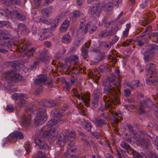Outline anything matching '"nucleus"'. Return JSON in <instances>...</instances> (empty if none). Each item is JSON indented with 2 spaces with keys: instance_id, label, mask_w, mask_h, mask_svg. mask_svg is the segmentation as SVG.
Listing matches in <instances>:
<instances>
[{
  "instance_id": "1",
  "label": "nucleus",
  "mask_w": 158,
  "mask_h": 158,
  "mask_svg": "<svg viewBox=\"0 0 158 158\" xmlns=\"http://www.w3.org/2000/svg\"><path fill=\"white\" fill-rule=\"evenodd\" d=\"M116 78V76L113 74L112 77H109L106 79V82L108 83V85H106V88H104V91L108 95L110 96H104L103 99L105 103V106L101 105L98 110L100 117H102L106 120L108 118V115L109 114H108V113L106 114L104 111L105 108L109 109V112L113 117H117L119 114L118 113L114 112L113 106V104L115 105L119 104L118 98L121 83L119 80L115 81Z\"/></svg>"
},
{
  "instance_id": "46",
  "label": "nucleus",
  "mask_w": 158,
  "mask_h": 158,
  "mask_svg": "<svg viewBox=\"0 0 158 158\" xmlns=\"http://www.w3.org/2000/svg\"><path fill=\"white\" fill-rule=\"evenodd\" d=\"M6 109L8 112H13L15 111V109L12 105H7Z\"/></svg>"
},
{
  "instance_id": "48",
  "label": "nucleus",
  "mask_w": 158,
  "mask_h": 158,
  "mask_svg": "<svg viewBox=\"0 0 158 158\" xmlns=\"http://www.w3.org/2000/svg\"><path fill=\"white\" fill-rule=\"evenodd\" d=\"M127 126L131 133L133 134L134 135H136L137 133L133 130V127L132 126L129 124H127Z\"/></svg>"
},
{
  "instance_id": "19",
  "label": "nucleus",
  "mask_w": 158,
  "mask_h": 158,
  "mask_svg": "<svg viewBox=\"0 0 158 158\" xmlns=\"http://www.w3.org/2000/svg\"><path fill=\"white\" fill-rule=\"evenodd\" d=\"M16 45L17 48L19 49L20 52H21L26 51L30 46L29 44H24L21 41L17 42Z\"/></svg>"
},
{
  "instance_id": "4",
  "label": "nucleus",
  "mask_w": 158,
  "mask_h": 158,
  "mask_svg": "<svg viewBox=\"0 0 158 158\" xmlns=\"http://www.w3.org/2000/svg\"><path fill=\"white\" fill-rule=\"evenodd\" d=\"M47 79V76L44 74L40 75L38 78L35 80L34 83L36 84V87L37 89L35 92V94L37 95L39 94L43 89L42 84L46 81Z\"/></svg>"
},
{
  "instance_id": "36",
  "label": "nucleus",
  "mask_w": 158,
  "mask_h": 158,
  "mask_svg": "<svg viewBox=\"0 0 158 158\" xmlns=\"http://www.w3.org/2000/svg\"><path fill=\"white\" fill-rule=\"evenodd\" d=\"M99 98H94L92 99L91 105L93 109H95L98 105Z\"/></svg>"
},
{
  "instance_id": "30",
  "label": "nucleus",
  "mask_w": 158,
  "mask_h": 158,
  "mask_svg": "<svg viewBox=\"0 0 158 158\" xmlns=\"http://www.w3.org/2000/svg\"><path fill=\"white\" fill-rule=\"evenodd\" d=\"M71 37L69 34H67L64 35L61 40L62 42L64 44H69L71 41Z\"/></svg>"
},
{
  "instance_id": "63",
  "label": "nucleus",
  "mask_w": 158,
  "mask_h": 158,
  "mask_svg": "<svg viewBox=\"0 0 158 158\" xmlns=\"http://www.w3.org/2000/svg\"><path fill=\"white\" fill-rule=\"evenodd\" d=\"M151 158H158V155L153 152H150Z\"/></svg>"
},
{
  "instance_id": "15",
  "label": "nucleus",
  "mask_w": 158,
  "mask_h": 158,
  "mask_svg": "<svg viewBox=\"0 0 158 158\" xmlns=\"http://www.w3.org/2000/svg\"><path fill=\"white\" fill-rule=\"evenodd\" d=\"M1 1L6 6H7L12 5H20L21 4L20 0H1Z\"/></svg>"
},
{
  "instance_id": "54",
  "label": "nucleus",
  "mask_w": 158,
  "mask_h": 158,
  "mask_svg": "<svg viewBox=\"0 0 158 158\" xmlns=\"http://www.w3.org/2000/svg\"><path fill=\"white\" fill-rule=\"evenodd\" d=\"M142 143H144L146 147L148 148L150 143V141L148 139H143Z\"/></svg>"
},
{
  "instance_id": "14",
  "label": "nucleus",
  "mask_w": 158,
  "mask_h": 158,
  "mask_svg": "<svg viewBox=\"0 0 158 158\" xmlns=\"http://www.w3.org/2000/svg\"><path fill=\"white\" fill-rule=\"evenodd\" d=\"M31 119V114H28L27 117L25 115H23L22 118V125L24 127L29 126Z\"/></svg>"
},
{
  "instance_id": "41",
  "label": "nucleus",
  "mask_w": 158,
  "mask_h": 158,
  "mask_svg": "<svg viewBox=\"0 0 158 158\" xmlns=\"http://www.w3.org/2000/svg\"><path fill=\"white\" fill-rule=\"evenodd\" d=\"M111 42L106 43L105 42L102 41L99 43V45L101 47L107 48H110L111 47Z\"/></svg>"
},
{
  "instance_id": "26",
  "label": "nucleus",
  "mask_w": 158,
  "mask_h": 158,
  "mask_svg": "<svg viewBox=\"0 0 158 158\" xmlns=\"http://www.w3.org/2000/svg\"><path fill=\"white\" fill-rule=\"evenodd\" d=\"M69 24V22L68 20H66L62 23L60 27V31L61 32H65L68 29Z\"/></svg>"
},
{
  "instance_id": "42",
  "label": "nucleus",
  "mask_w": 158,
  "mask_h": 158,
  "mask_svg": "<svg viewBox=\"0 0 158 158\" xmlns=\"http://www.w3.org/2000/svg\"><path fill=\"white\" fill-rule=\"evenodd\" d=\"M154 79L150 80L149 79H146V83L148 85H150L151 84H153L154 83L158 81V76H156L155 77H154Z\"/></svg>"
},
{
  "instance_id": "35",
  "label": "nucleus",
  "mask_w": 158,
  "mask_h": 158,
  "mask_svg": "<svg viewBox=\"0 0 158 158\" xmlns=\"http://www.w3.org/2000/svg\"><path fill=\"white\" fill-rule=\"evenodd\" d=\"M10 143H14L10 135L4 139L2 146L3 147L7 146Z\"/></svg>"
},
{
  "instance_id": "28",
  "label": "nucleus",
  "mask_w": 158,
  "mask_h": 158,
  "mask_svg": "<svg viewBox=\"0 0 158 158\" xmlns=\"http://www.w3.org/2000/svg\"><path fill=\"white\" fill-rule=\"evenodd\" d=\"M18 29L20 31H25L27 33H28L30 32L29 29L26 26L22 23L18 24Z\"/></svg>"
},
{
  "instance_id": "27",
  "label": "nucleus",
  "mask_w": 158,
  "mask_h": 158,
  "mask_svg": "<svg viewBox=\"0 0 158 158\" xmlns=\"http://www.w3.org/2000/svg\"><path fill=\"white\" fill-rule=\"evenodd\" d=\"M64 119H59L57 121L56 119H53L48 121L46 123V125L47 127H50L58 122H60L61 121H64Z\"/></svg>"
},
{
  "instance_id": "45",
  "label": "nucleus",
  "mask_w": 158,
  "mask_h": 158,
  "mask_svg": "<svg viewBox=\"0 0 158 158\" xmlns=\"http://www.w3.org/2000/svg\"><path fill=\"white\" fill-rule=\"evenodd\" d=\"M113 6V3L111 2L107 3L105 5V6L107 10L108 11L111 10Z\"/></svg>"
},
{
  "instance_id": "6",
  "label": "nucleus",
  "mask_w": 158,
  "mask_h": 158,
  "mask_svg": "<svg viewBox=\"0 0 158 158\" xmlns=\"http://www.w3.org/2000/svg\"><path fill=\"white\" fill-rule=\"evenodd\" d=\"M75 137V132L74 131H72L69 135H63V136L60 135L57 139L56 143L60 145H61L62 143H66L69 140V138L73 140Z\"/></svg>"
},
{
  "instance_id": "5",
  "label": "nucleus",
  "mask_w": 158,
  "mask_h": 158,
  "mask_svg": "<svg viewBox=\"0 0 158 158\" xmlns=\"http://www.w3.org/2000/svg\"><path fill=\"white\" fill-rule=\"evenodd\" d=\"M102 6L98 3H96L90 6L89 9V14L95 17H98L102 11Z\"/></svg>"
},
{
  "instance_id": "61",
  "label": "nucleus",
  "mask_w": 158,
  "mask_h": 158,
  "mask_svg": "<svg viewBox=\"0 0 158 158\" xmlns=\"http://www.w3.org/2000/svg\"><path fill=\"white\" fill-rule=\"evenodd\" d=\"M1 33L2 35H5L7 36H10L9 32L6 30H3L1 32Z\"/></svg>"
},
{
  "instance_id": "52",
  "label": "nucleus",
  "mask_w": 158,
  "mask_h": 158,
  "mask_svg": "<svg viewBox=\"0 0 158 158\" xmlns=\"http://www.w3.org/2000/svg\"><path fill=\"white\" fill-rule=\"evenodd\" d=\"M80 15V12L78 10L74 11L73 13V18L75 19L77 17H79Z\"/></svg>"
},
{
  "instance_id": "56",
  "label": "nucleus",
  "mask_w": 158,
  "mask_h": 158,
  "mask_svg": "<svg viewBox=\"0 0 158 158\" xmlns=\"http://www.w3.org/2000/svg\"><path fill=\"white\" fill-rule=\"evenodd\" d=\"M124 96L126 97L129 96L131 94V91L129 89H126L124 90Z\"/></svg>"
},
{
  "instance_id": "62",
  "label": "nucleus",
  "mask_w": 158,
  "mask_h": 158,
  "mask_svg": "<svg viewBox=\"0 0 158 158\" xmlns=\"http://www.w3.org/2000/svg\"><path fill=\"white\" fill-rule=\"evenodd\" d=\"M33 109V106H31L26 107V111L27 113H30L29 114H31V113L32 112Z\"/></svg>"
},
{
  "instance_id": "3",
  "label": "nucleus",
  "mask_w": 158,
  "mask_h": 158,
  "mask_svg": "<svg viewBox=\"0 0 158 158\" xmlns=\"http://www.w3.org/2000/svg\"><path fill=\"white\" fill-rule=\"evenodd\" d=\"M38 112L34 120V123L37 126L41 125L44 123L47 119L46 109L44 108H38Z\"/></svg>"
},
{
  "instance_id": "2",
  "label": "nucleus",
  "mask_w": 158,
  "mask_h": 158,
  "mask_svg": "<svg viewBox=\"0 0 158 158\" xmlns=\"http://www.w3.org/2000/svg\"><path fill=\"white\" fill-rule=\"evenodd\" d=\"M22 77L19 74L16 73L13 70H9L2 74V79L9 82V81L15 82L20 81Z\"/></svg>"
},
{
  "instance_id": "12",
  "label": "nucleus",
  "mask_w": 158,
  "mask_h": 158,
  "mask_svg": "<svg viewBox=\"0 0 158 158\" xmlns=\"http://www.w3.org/2000/svg\"><path fill=\"white\" fill-rule=\"evenodd\" d=\"M34 142L38 146V148L40 149H46L48 148V146L43 139L36 138L34 140Z\"/></svg>"
},
{
  "instance_id": "10",
  "label": "nucleus",
  "mask_w": 158,
  "mask_h": 158,
  "mask_svg": "<svg viewBox=\"0 0 158 158\" xmlns=\"http://www.w3.org/2000/svg\"><path fill=\"white\" fill-rule=\"evenodd\" d=\"M155 17V14L153 12L150 11L147 14V17L143 19L141 21V24L142 26H145L149 23L151 21L152 19H154Z\"/></svg>"
},
{
  "instance_id": "33",
  "label": "nucleus",
  "mask_w": 158,
  "mask_h": 158,
  "mask_svg": "<svg viewBox=\"0 0 158 158\" xmlns=\"http://www.w3.org/2000/svg\"><path fill=\"white\" fill-rule=\"evenodd\" d=\"M12 98L14 100L22 99L24 97V94H22L15 93L12 96Z\"/></svg>"
},
{
  "instance_id": "23",
  "label": "nucleus",
  "mask_w": 158,
  "mask_h": 158,
  "mask_svg": "<svg viewBox=\"0 0 158 158\" xmlns=\"http://www.w3.org/2000/svg\"><path fill=\"white\" fill-rule=\"evenodd\" d=\"M123 148L125 149L129 153L131 154L133 152V149L127 143L125 142H122L120 145Z\"/></svg>"
},
{
  "instance_id": "34",
  "label": "nucleus",
  "mask_w": 158,
  "mask_h": 158,
  "mask_svg": "<svg viewBox=\"0 0 158 158\" xmlns=\"http://www.w3.org/2000/svg\"><path fill=\"white\" fill-rule=\"evenodd\" d=\"M13 13L14 15H16L18 19H19L21 21H23L26 19L24 15H22L16 10L14 11Z\"/></svg>"
},
{
  "instance_id": "37",
  "label": "nucleus",
  "mask_w": 158,
  "mask_h": 158,
  "mask_svg": "<svg viewBox=\"0 0 158 158\" xmlns=\"http://www.w3.org/2000/svg\"><path fill=\"white\" fill-rule=\"evenodd\" d=\"M84 128L88 131H91L92 126L91 123L88 121L85 122L84 124Z\"/></svg>"
},
{
  "instance_id": "47",
  "label": "nucleus",
  "mask_w": 158,
  "mask_h": 158,
  "mask_svg": "<svg viewBox=\"0 0 158 158\" xmlns=\"http://www.w3.org/2000/svg\"><path fill=\"white\" fill-rule=\"evenodd\" d=\"M25 148L26 151L27 153L29 154L31 150L30 143L29 142H27Z\"/></svg>"
},
{
  "instance_id": "17",
  "label": "nucleus",
  "mask_w": 158,
  "mask_h": 158,
  "mask_svg": "<svg viewBox=\"0 0 158 158\" xmlns=\"http://www.w3.org/2000/svg\"><path fill=\"white\" fill-rule=\"evenodd\" d=\"M50 28H42L41 32V35H40V39L41 40H45L47 39L50 35L49 31Z\"/></svg>"
},
{
  "instance_id": "24",
  "label": "nucleus",
  "mask_w": 158,
  "mask_h": 158,
  "mask_svg": "<svg viewBox=\"0 0 158 158\" xmlns=\"http://www.w3.org/2000/svg\"><path fill=\"white\" fill-rule=\"evenodd\" d=\"M67 153L66 154L69 155L71 152H73L75 151L76 149L74 147V143L73 142H71L70 143L68 144L66 148Z\"/></svg>"
},
{
  "instance_id": "55",
  "label": "nucleus",
  "mask_w": 158,
  "mask_h": 158,
  "mask_svg": "<svg viewBox=\"0 0 158 158\" xmlns=\"http://www.w3.org/2000/svg\"><path fill=\"white\" fill-rule=\"evenodd\" d=\"M42 23L48 25H50L51 23V20L50 19H45L43 17Z\"/></svg>"
},
{
  "instance_id": "38",
  "label": "nucleus",
  "mask_w": 158,
  "mask_h": 158,
  "mask_svg": "<svg viewBox=\"0 0 158 158\" xmlns=\"http://www.w3.org/2000/svg\"><path fill=\"white\" fill-rule=\"evenodd\" d=\"M119 29L118 28V26L116 25L113 28H112L108 31L109 36H111L115 34Z\"/></svg>"
},
{
  "instance_id": "8",
  "label": "nucleus",
  "mask_w": 158,
  "mask_h": 158,
  "mask_svg": "<svg viewBox=\"0 0 158 158\" xmlns=\"http://www.w3.org/2000/svg\"><path fill=\"white\" fill-rule=\"evenodd\" d=\"M74 93L76 97H77L78 99H81L83 101L86 106L87 107L89 106L90 96L88 94H83L81 93V96L78 92L76 90L74 91Z\"/></svg>"
},
{
  "instance_id": "53",
  "label": "nucleus",
  "mask_w": 158,
  "mask_h": 158,
  "mask_svg": "<svg viewBox=\"0 0 158 158\" xmlns=\"http://www.w3.org/2000/svg\"><path fill=\"white\" fill-rule=\"evenodd\" d=\"M31 31L32 33V34L34 35H35L37 34V28L36 27L35 25H33L32 27V29L31 30Z\"/></svg>"
},
{
  "instance_id": "31",
  "label": "nucleus",
  "mask_w": 158,
  "mask_h": 158,
  "mask_svg": "<svg viewBox=\"0 0 158 158\" xmlns=\"http://www.w3.org/2000/svg\"><path fill=\"white\" fill-rule=\"evenodd\" d=\"M139 83V81L133 80L132 81L131 85L127 83L126 85L127 86L131 87L132 89H135L138 86Z\"/></svg>"
},
{
  "instance_id": "64",
  "label": "nucleus",
  "mask_w": 158,
  "mask_h": 158,
  "mask_svg": "<svg viewBox=\"0 0 158 158\" xmlns=\"http://www.w3.org/2000/svg\"><path fill=\"white\" fill-rule=\"evenodd\" d=\"M97 27L96 26H93L91 28V29L89 31V33L91 34L93 33L97 30Z\"/></svg>"
},
{
  "instance_id": "57",
  "label": "nucleus",
  "mask_w": 158,
  "mask_h": 158,
  "mask_svg": "<svg viewBox=\"0 0 158 158\" xmlns=\"http://www.w3.org/2000/svg\"><path fill=\"white\" fill-rule=\"evenodd\" d=\"M152 142L156 146V149L158 150V136L156 139H152Z\"/></svg>"
},
{
  "instance_id": "7",
  "label": "nucleus",
  "mask_w": 158,
  "mask_h": 158,
  "mask_svg": "<svg viewBox=\"0 0 158 158\" xmlns=\"http://www.w3.org/2000/svg\"><path fill=\"white\" fill-rule=\"evenodd\" d=\"M44 127H43L41 129V134L42 136L44 138L47 139H51L53 137H56L58 135V131L55 128L50 129L43 132Z\"/></svg>"
},
{
  "instance_id": "29",
  "label": "nucleus",
  "mask_w": 158,
  "mask_h": 158,
  "mask_svg": "<svg viewBox=\"0 0 158 158\" xmlns=\"http://www.w3.org/2000/svg\"><path fill=\"white\" fill-rule=\"evenodd\" d=\"M50 58V57L48 56L45 53L41 54L40 56V60L41 61L44 62L45 63H48Z\"/></svg>"
},
{
  "instance_id": "11",
  "label": "nucleus",
  "mask_w": 158,
  "mask_h": 158,
  "mask_svg": "<svg viewBox=\"0 0 158 158\" xmlns=\"http://www.w3.org/2000/svg\"><path fill=\"white\" fill-rule=\"evenodd\" d=\"M10 135L14 143H15L18 139L21 140L23 139L24 138L23 133L19 131H14L12 133L10 134Z\"/></svg>"
},
{
  "instance_id": "32",
  "label": "nucleus",
  "mask_w": 158,
  "mask_h": 158,
  "mask_svg": "<svg viewBox=\"0 0 158 158\" xmlns=\"http://www.w3.org/2000/svg\"><path fill=\"white\" fill-rule=\"evenodd\" d=\"M52 11V9L51 7L44 8L41 10V14L44 16H48Z\"/></svg>"
},
{
  "instance_id": "50",
  "label": "nucleus",
  "mask_w": 158,
  "mask_h": 158,
  "mask_svg": "<svg viewBox=\"0 0 158 158\" xmlns=\"http://www.w3.org/2000/svg\"><path fill=\"white\" fill-rule=\"evenodd\" d=\"M23 98L22 99L19 100V102L18 103V104L19 106L20 107H22L24 106L25 103V101L23 99Z\"/></svg>"
},
{
  "instance_id": "39",
  "label": "nucleus",
  "mask_w": 158,
  "mask_h": 158,
  "mask_svg": "<svg viewBox=\"0 0 158 158\" xmlns=\"http://www.w3.org/2000/svg\"><path fill=\"white\" fill-rule=\"evenodd\" d=\"M51 115L53 117H61L62 118L63 117L61 114L56 110H52L51 113Z\"/></svg>"
},
{
  "instance_id": "13",
  "label": "nucleus",
  "mask_w": 158,
  "mask_h": 158,
  "mask_svg": "<svg viewBox=\"0 0 158 158\" xmlns=\"http://www.w3.org/2000/svg\"><path fill=\"white\" fill-rule=\"evenodd\" d=\"M140 107L141 108H146L150 107L152 105H154V103L152 101L148 98L142 100L140 102Z\"/></svg>"
},
{
  "instance_id": "49",
  "label": "nucleus",
  "mask_w": 158,
  "mask_h": 158,
  "mask_svg": "<svg viewBox=\"0 0 158 158\" xmlns=\"http://www.w3.org/2000/svg\"><path fill=\"white\" fill-rule=\"evenodd\" d=\"M131 153L133 154V155L134 158H141L142 156L139 152L135 151L133 150V152Z\"/></svg>"
},
{
  "instance_id": "25",
  "label": "nucleus",
  "mask_w": 158,
  "mask_h": 158,
  "mask_svg": "<svg viewBox=\"0 0 158 158\" xmlns=\"http://www.w3.org/2000/svg\"><path fill=\"white\" fill-rule=\"evenodd\" d=\"M43 102L44 103L43 106L49 108L52 107L56 106L55 102L52 100L45 99Z\"/></svg>"
},
{
  "instance_id": "60",
  "label": "nucleus",
  "mask_w": 158,
  "mask_h": 158,
  "mask_svg": "<svg viewBox=\"0 0 158 158\" xmlns=\"http://www.w3.org/2000/svg\"><path fill=\"white\" fill-rule=\"evenodd\" d=\"M147 0H145L143 2L140 4L139 5L140 8L141 9H143L146 7L147 6Z\"/></svg>"
},
{
  "instance_id": "59",
  "label": "nucleus",
  "mask_w": 158,
  "mask_h": 158,
  "mask_svg": "<svg viewBox=\"0 0 158 158\" xmlns=\"http://www.w3.org/2000/svg\"><path fill=\"white\" fill-rule=\"evenodd\" d=\"M149 55L147 53L144 54L143 59L145 62H148L149 61Z\"/></svg>"
},
{
  "instance_id": "40",
  "label": "nucleus",
  "mask_w": 158,
  "mask_h": 158,
  "mask_svg": "<svg viewBox=\"0 0 158 158\" xmlns=\"http://www.w3.org/2000/svg\"><path fill=\"white\" fill-rule=\"evenodd\" d=\"M108 31L106 30H103L101 31L98 34V37L100 38L106 37L109 36Z\"/></svg>"
},
{
  "instance_id": "22",
  "label": "nucleus",
  "mask_w": 158,
  "mask_h": 158,
  "mask_svg": "<svg viewBox=\"0 0 158 158\" xmlns=\"http://www.w3.org/2000/svg\"><path fill=\"white\" fill-rule=\"evenodd\" d=\"M90 23L88 22L85 26H83V25L80 26L79 28L77 31V34H80L83 31L84 34L86 33L88 30V28L90 27Z\"/></svg>"
},
{
  "instance_id": "58",
  "label": "nucleus",
  "mask_w": 158,
  "mask_h": 158,
  "mask_svg": "<svg viewBox=\"0 0 158 158\" xmlns=\"http://www.w3.org/2000/svg\"><path fill=\"white\" fill-rule=\"evenodd\" d=\"M42 17H37L34 18V20L37 23H42Z\"/></svg>"
},
{
  "instance_id": "16",
  "label": "nucleus",
  "mask_w": 158,
  "mask_h": 158,
  "mask_svg": "<svg viewBox=\"0 0 158 158\" xmlns=\"http://www.w3.org/2000/svg\"><path fill=\"white\" fill-rule=\"evenodd\" d=\"M94 122L96 126L100 128H101L106 123V121L105 119H101L99 117H95Z\"/></svg>"
},
{
  "instance_id": "21",
  "label": "nucleus",
  "mask_w": 158,
  "mask_h": 158,
  "mask_svg": "<svg viewBox=\"0 0 158 158\" xmlns=\"http://www.w3.org/2000/svg\"><path fill=\"white\" fill-rule=\"evenodd\" d=\"M158 52V46L155 44H150L149 46L148 52L150 54H155Z\"/></svg>"
},
{
  "instance_id": "51",
  "label": "nucleus",
  "mask_w": 158,
  "mask_h": 158,
  "mask_svg": "<svg viewBox=\"0 0 158 158\" xmlns=\"http://www.w3.org/2000/svg\"><path fill=\"white\" fill-rule=\"evenodd\" d=\"M79 134L81 136V139L83 141H86V135L84 134V133L81 132L79 131Z\"/></svg>"
},
{
  "instance_id": "43",
  "label": "nucleus",
  "mask_w": 158,
  "mask_h": 158,
  "mask_svg": "<svg viewBox=\"0 0 158 158\" xmlns=\"http://www.w3.org/2000/svg\"><path fill=\"white\" fill-rule=\"evenodd\" d=\"M101 93L100 89L97 88L94 91L93 97L99 99V95Z\"/></svg>"
},
{
  "instance_id": "18",
  "label": "nucleus",
  "mask_w": 158,
  "mask_h": 158,
  "mask_svg": "<svg viewBox=\"0 0 158 158\" xmlns=\"http://www.w3.org/2000/svg\"><path fill=\"white\" fill-rule=\"evenodd\" d=\"M91 43L89 42L86 43L85 45L82 46V56L85 59H86L88 56L87 50L89 47Z\"/></svg>"
},
{
  "instance_id": "44",
  "label": "nucleus",
  "mask_w": 158,
  "mask_h": 158,
  "mask_svg": "<svg viewBox=\"0 0 158 158\" xmlns=\"http://www.w3.org/2000/svg\"><path fill=\"white\" fill-rule=\"evenodd\" d=\"M10 23L8 21H0V27H8L10 25Z\"/></svg>"
},
{
  "instance_id": "20",
  "label": "nucleus",
  "mask_w": 158,
  "mask_h": 158,
  "mask_svg": "<svg viewBox=\"0 0 158 158\" xmlns=\"http://www.w3.org/2000/svg\"><path fill=\"white\" fill-rule=\"evenodd\" d=\"M61 19V17L60 16H57L53 21L51 26L50 28L51 31L55 30L56 27L58 26L59 22Z\"/></svg>"
},
{
  "instance_id": "9",
  "label": "nucleus",
  "mask_w": 158,
  "mask_h": 158,
  "mask_svg": "<svg viewBox=\"0 0 158 158\" xmlns=\"http://www.w3.org/2000/svg\"><path fill=\"white\" fill-rule=\"evenodd\" d=\"M147 67L148 68V72L151 75V77H155L156 76H158V73L156 71V64L152 63H148L147 64Z\"/></svg>"
}]
</instances>
